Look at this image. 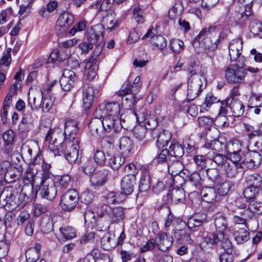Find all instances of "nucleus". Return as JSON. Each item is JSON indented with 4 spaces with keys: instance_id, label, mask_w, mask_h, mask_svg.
<instances>
[{
    "instance_id": "nucleus-33",
    "label": "nucleus",
    "mask_w": 262,
    "mask_h": 262,
    "mask_svg": "<svg viewBox=\"0 0 262 262\" xmlns=\"http://www.w3.org/2000/svg\"><path fill=\"white\" fill-rule=\"evenodd\" d=\"M59 238L63 240L71 239L76 236V230L71 226H63L59 229Z\"/></svg>"
},
{
    "instance_id": "nucleus-17",
    "label": "nucleus",
    "mask_w": 262,
    "mask_h": 262,
    "mask_svg": "<svg viewBox=\"0 0 262 262\" xmlns=\"http://www.w3.org/2000/svg\"><path fill=\"white\" fill-rule=\"evenodd\" d=\"M224 237V234L217 232L208 233L204 236L200 244L201 248L203 250H207L212 248V246L216 244Z\"/></svg>"
},
{
    "instance_id": "nucleus-61",
    "label": "nucleus",
    "mask_w": 262,
    "mask_h": 262,
    "mask_svg": "<svg viewBox=\"0 0 262 262\" xmlns=\"http://www.w3.org/2000/svg\"><path fill=\"white\" fill-rule=\"evenodd\" d=\"M68 58V55L63 52H60L58 50L54 49L50 54V59L53 62L62 61Z\"/></svg>"
},
{
    "instance_id": "nucleus-55",
    "label": "nucleus",
    "mask_w": 262,
    "mask_h": 262,
    "mask_svg": "<svg viewBox=\"0 0 262 262\" xmlns=\"http://www.w3.org/2000/svg\"><path fill=\"white\" fill-rule=\"evenodd\" d=\"M102 118L94 116L92 119L89 125L91 132L98 133L99 129H102Z\"/></svg>"
},
{
    "instance_id": "nucleus-9",
    "label": "nucleus",
    "mask_w": 262,
    "mask_h": 262,
    "mask_svg": "<svg viewBox=\"0 0 262 262\" xmlns=\"http://www.w3.org/2000/svg\"><path fill=\"white\" fill-rule=\"evenodd\" d=\"M61 136V133L57 128H50L46 134L45 141L49 142V148L54 154H59L60 142H58V138Z\"/></svg>"
},
{
    "instance_id": "nucleus-43",
    "label": "nucleus",
    "mask_w": 262,
    "mask_h": 262,
    "mask_svg": "<svg viewBox=\"0 0 262 262\" xmlns=\"http://www.w3.org/2000/svg\"><path fill=\"white\" fill-rule=\"evenodd\" d=\"M224 146V145L217 139L207 142L204 145L205 151L214 150L217 152L222 150Z\"/></svg>"
},
{
    "instance_id": "nucleus-50",
    "label": "nucleus",
    "mask_w": 262,
    "mask_h": 262,
    "mask_svg": "<svg viewBox=\"0 0 262 262\" xmlns=\"http://www.w3.org/2000/svg\"><path fill=\"white\" fill-rule=\"evenodd\" d=\"M125 158L120 155L112 156L109 159V165L113 169H118L124 163Z\"/></svg>"
},
{
    "instance_id": "nucleus-60",
    "label": "nucleus",
    "mask_w": 262,
    "mask_h": 262,
    "mask_svg": "<svg viewBox=\"0 0 262 262\" xmlns=\"http://www.w3.org/2000/svg\"><path fill=\"white\" fill-rule=\"evenodd\" d=\"M245 129L250 132L249 137L250 138H253L255 136H259L261 135L262 131L260 127L258 126H252L248 124H244Z\"/></svg>"
},
{
    "instance_id": "nucleus-25",
    "label": "nucleus",
    "mask_w": 262,
    "mask_h": 262,
    "mask_svg": "<svg viewBox=\"0 0 262 262\" xmlns=\"http://www.w3.org/2000/svg\"><path fill=\"white\" fill-rule=\"evenodd\" d=\"M206 214L203 212H198L188 218L187 225L190 229L199 227L206 221Z\"/></svg>"
},
{
    "instance_id": "nucleus-62",
    "label": "nucleus",
    "mask_w": 262,
    "mask_h": 262,
    "mask_svg": "<svg viewBox=\"0 0 262 262\" xmlns=\"http://www.w3.org/2000/svg\"><path fill=\"white\" fill-rule=\"evenodd\" d=\"M203 90L188 86L187 99L188 101H191L194 100L203 91Z\"/></svg>"
},
{
    "instance_id": "nucleus-8",
    "label": "nucleus",
    "mask_w": 262,
    "mask_h": 262,
    "mask_svg": "<svg viewBox=\"0 0 262 262\" xmlns=\"http://www.w3.org/2000/svg\"><path fill=\"white\" fill-rule=\"evenodd\" d=\"M102 129L110 132L112 129L115 132H118L122 127H124L122 122L124 121L122 115L119 117L110 116L104 115L102 118Z\"/></svg>"
},
{
    "instance_id": "nucleus-58",
    "label": "nucleus",
    "mask_w": 262,
    "mask_h": 262,
    "mask_svg": "<svg viewBox=\"0 0 262 262\" xmlns=\"http://www.w3.org/2000/svg\"><path fill=\"white\" fill-rule=\"evenodd\" d=\"M133 115L136 117V120L139 123H143L149 117L147 111L144 107L140 108L138 110L135 111Z\"/></svg>"
},
{
    "instance_id": "nucleus-52",
    "label": "nucleus",
    "mask_w": 262,
    "mask_h": 262,
    "mask_svg": "<svg viewBox=\"0 0 262 262\" xmlns=\"http://www.w3.org/2000/svg\"><path fill=\"white\" fill-rule=\"evenodd\" d=\"M133 141L128 137H123L120 139L119 147L122 152H129L132 149Z\"/></svg>"
},
{
    "instance_id": "nucleus-42",
    "label": "nucleus",
    "mask_w": 262,
    "mask_h": 262,
    "mask_svg": "<svg viewBox=\"0 0 262 262\" xmlns=\"http://www.w3.org/2000/svg\"><path fill=\"white\" fill-rule=\"evenodd\" d=\"M169 152L171 157L181 158L184 154L183 146L178 142H173L169 146Z\"/></svg>"
},
{
    "instance_id": "nucleus-13",
    "label": "nucleus",
    "mask_w": 262,
    "mask_h": 262,
    "mask_svg": "<svg viewBox=\"0 0 262 262\" xmlns=\"http://www.w3.org/2000/svg\"><path fill=\"white\" fill-rule=\"evenodd\" d=\"M136 183V176L134 174H126L120 182L121 192L120 195L125 197L130 194L134 191Z\"/></svg>"
},
{
    "instance_id": "nucleus-31",
    "label": "nucleus",
    "mask_w": 262,
    "mask_h": 262,
    "mask_svg": "<svg viewBox=\"0 0 262 262\" xmlns=\"http://www.w3.org/2000/svg\"><path fill=\"white\" fill-rule=\"evenodd\" d=\"M167 168L169 173L172 176H177L179 174L180 177H183L182 174H185L183 172L184 166L183 164L178 161H173L172 163H167Z\"/></svg>"
},
{
    "instance_id": "nucleus-49",
    "label": "nucleus",
    "mask_w": 262,
    "mask_h": 262,
    "mask_svg": "<svg viewBox=\"0 0 262 262\" xmlns=\"http://www.w3.org/2000/svg\"><path fill=\"white\" fill-rule=\"evenodd\" d=\"M206 173L208 177L214 184H219L222 182V177L220 176L219 171L215 168H208L206 169Z\"/></svg>"
},
{
    "instance_id": "nucleus-3",
    "label": "nucleus",
    "mask_w": 262,
    "mask_h": 262,
    "mask_svg": "<svg viewBox=\"0 0 262 262\" xmlns=\"http://www.w3.org/2000/svg\"><path fill=\"white\" fill-rule=\"evenodd\" d=\"M101 212L99 216L101 218L103 217H108L109 222L104 227V230H106L109 227V225L112 224H118L122 222L125 217V208L118 206L111 208L108 205L103 204L101 206Z\"/></svg>"
},
{
    "instance_id": "nucleus-48",
    "label": "nucleus",
    "mask_w": 262,
    "mask_h": 262,
    "mask_svg": "<svg viewBox=\"0 0 262 262\" xmlns=\"http://www.w3.org/2000/svg\"><path fill=\"white\" fill-rule=\"evenodd\" d=\"M42 93H38L35 96H29L28 104L32 110H38L41 107L40 99L42 98Z\"/></svg>"
},
{
    "instance_id": "nucleus-63",
    "label": "nucleus",
    "mask_w": 262,
    "mask_h": 262,
    "mask_svg": "<svg viewBox=\"0 0 262 262\" xmlns=\"http://www.w3.org/2000/svg\"><path fill=\"white\" fill-rule=\"evenodd\" d=\"M170 47L173 52L180 53L184 50V42L179 39H172L170 40Z\"/></svg>"
},
{
    "instance_id": "nucleus-36",
    "label": "nucleus",
    "mask_w": 262,
    "mask_h": 262,
    "mask_svg": "<svg viewBox=\"0 0 262 262\" xmlns=\"http://www.w3.org/2000/svg\"><path fill=\"white\" fill-rule=\"evenodd\" d=\"M233 237L237 244L244 243L250 238L249 231L244 228L235 230L233 233Z\"/></svg>"
},
{
    "instance_id": "nucleus-30",
    "label": "nucleus",
    "mask_w": 262,
    "mask_h": 262,
    "mask_svg": "<svg viewBox=\"0 0 262 262\" xmlns=\"http://www.w3.org/2000/svg\"><path fill=\"white\" fill-rule=\"evenodd\" d=\"M254 213L260 214L262 213V203L255 202L253 200L250 201L248 207L244 212L243 214L247 217L253 218Z\"/></svg>"
},
{
    "instance_id": "nucleus-54",
    "label": "nucleus",
    "mask_w": 262,
    "mask_h": 262,
    "mask_svg": "<svg viewBox=\"0 0 262 262\" xmlns=\"http://www.w3.org/2000/svg\"><path fill=\"white\" fill-rule=\"evenodd\" d=\"M242 143L238 140H232L228 142L226 148L228 153H234V152H241Z\"/></svg>"
},
{
    "instance_id": "nucleus-22",
    "label": "nucleus",
    "mask_w": 262,
    "mask_h": 262,
    "mask_svg": "<svg viewBox=\"0 0 262 262\" xmlns=\"http://www.w3.org/2000/svg\"><path fill=\"white\" fill-rule=\"evenodd\" d=\"M261 155L257 151H252L246 154L244 163L247 167L252 168L258 167L261 163Z\"/></svg>"
},
{
    "instance_id": "nucleus-26",
    "label": "nucleus",
    "mask_w": 262,
    "mask_h": 262,
    "mask_svg": "<svg viewBox=\"0 0 262 262\" xmlns=\"http://www.w3.org/2000/svg\"><path fill=\"white\" fill-rule=\"evenodd\" d=\"M74 20L73 15L68 12H64L61 14L57 20L56 26H59L64 31L71 26Z\"/></svg>"
},
{
    "instance_id": "nucleus-11",
    "label": "nucleus",
    "mask_w": 262,
    "mask_h": 262,
    "mask_svg": "<svg viewBox=\"0 0 262 262\" xmlns=\"http://www.w3.org/2000/svg\"><path fill=\"white\" fill-rule=\"evenodd\" d=\"M64 140H69L70 141H75L76 139L79 140V128L77 123L73 119L67 120L64 123Z\"/></svg>"
},
{
    "instance_id": "nucleus-40",
    "label": "nucleus",
    "mask_w": 262,
    "mask_h": 262,
    "mask_svg": "<svg viewBox=\"0 0 262 262\" xmlns=\"http://www.w3.org/2000/svg\"><path fill=\"white\" fill-rule=\"evenodd\" d=\"M214 226L215 227L216 232L218 233L225 234L224 232L226 230L227 223L225 217L222 215H216L214 221Z\"/></svg>"
},
{
    "instance_id": "nucleus-35",
    "label": "nucleus",
    "mask_w": 262,
    "mask_h": 262,
    "mask_svg": "<svg viewBox=\"0 0 262 262\" xmlns=\"http://www.w3.org/2000/svg\"><path fill=\"white\" fill-rule=\"evenodd\" d=\"M3 137L5 142V150L6 152L9 154L12 150L13 140L15 137L14 133L12 130H8L4 133Z\"/></svg>"
},
{
    "instance_id": "nucleus-6",
    "label": "nucleus",
    "mask_w": 262,
    "mask_h": 262,
    "mask_svg": "<svg viewBox=\"0 0 262 262\" xmlns=\"http://www.w3.org/2000/svg\"><path fill=\"white\" fill-rule=\"evenodd\" d=\"M79 200L78 192L75 189H70L62 195L59 205L63 210L71 212L75 208Z\"/></svg>"
},
{
    "instance_id": "nucleus-64",
    "label": "nucleus",
    "mask_w": 262,
    "mask_h": 262,
    "mask_svg": "<svg viewBox=\"0 0 262 262\" xmlns=\"http://www.w3.org/2000/svg\"><path fill=\"white\" fill-rule=\"evenodd\" d=\"M249 28L254 35H262V25L259 21L256 20L252 21L250 24Z\"/></svg>"
},
{
    "instance_id": "nucleus-38",
    "label": "nucleus",
    "mask_w": 262,
    "mask_h": 262,
    "mask_svg": "<svg viewBox=\"0 0 262 262\" xmlns=\"http://www.w3.org/2000/svg\"><path fill=\"white\" fill-rule=\"evenodd\" d=\"M150 188V177L147 173H144L141 177L139 185L140 192L137 195V199H139L142 195V192H146Z\"/></svg>"
},
{
    "instance_id": "nucleus-32",
    "label": "nucleus",
    "mask_w": 262,
    "mask_h": 262,
    "mask_svg": "<svg viewBox=\"0 0 262 262\" xmlns=\"http://www.w3.org/2000/svg\"><path fill=\"white\" fill-rule=\"evenodd\" d=\"M236 17L235 20L239 25H243L245 24L247 21L252 18V6H246L245 11L242 13H236Z\"/></svg>"
},
{
    "instance_id": "nucleus-23",
    "label": "nucleus",
    "mask_w": 262,
    "mask_h": 262,
    "mask_svg": "<svg viewBox=\"0 0 262 262\" xmlns=\"http://www.w3.org/2000/svg\"><path fill=\"white\" fill-rule=\"evenodd\" d=\"M107 172L103 170L93 173L90 178L91 185L94 187H98L102 186L106 181Z\"/></svg>"
},
{
    "instance_id": "nucleus-14",
    "label": "nucleus",
    "mask_w": 262,
    "mask_h": 262,
    "mask_svg": "<svg viewBox=\"0 0 262 262\" xmlns=\"http://www.w3.org/2000/svg\"><path fill=\"white\" fill-rule=\"evenodd\" d=\"M225 105H228L232 115L235 117L241 116L245 111V106L242 101L235 97H229L225 101Z\"/></svg>"
},
{
    "instance_id": "nucleus-47",
    "label": "nucleus",
    "mask_w": 262,
    "mask_h": 262,
    "mask_svg": "<svg viewBox=\"0 0 262 262\" xmlns=\"http://www.w3.org/2000/svg\"><path fill=\"white\" fill-rule=\"evenodd\" d=\"M41 230L45 233H49L53 230L52 220L49 216H44L40 222Z\"/></svg>"
},
{
    "instance_id": "nucleus-45",
    "label": "nucleus",
    "mask_w": 262,
    "mask_h": 262,
    "mask_svg": "<svg viewBox=\"0 0 262 262\" xmlns=\"http://www.w3.org/2000/svg\"><path fill=\"white\" fill-rule=\"evenodd\" d=\"M174 236L181 243L190 244L192 242L190 233L185 231H174Z\"/></svg>"
},
{
    "instance_id": "nucleus-10",
    "label": "nucleus",
    "mask_w": 262,
    "mask_h": 262,
    "mask_svg": "<svg viewBox=\"0 0 262 262\" xmlns=\"http://www.w3.org/2000/svg\"><path fill=\"white\" fill-rule=\"evenodd\" d=\"M99 90L90 85L89 84L84 85L82 89V99L83 107L89 109L92 105L95 98L98 96Z\"/></svg>"
},
{
    "instance_id": "nucleus-15",
    "label": "nucleus",
    "mask_w": 262,
    "mask_h": 262,
    "mask_svg": "<svg viewBox=\"0 0 262 262\" xmlns=\"http://www.w3.org/2000/svg\"><path fill=\"white\" fill-rule=\"evenodd\" d=\"M77 78L74 71L64 69L60 80V84L64 91H68L74 85Z\"/></svg>"
},
{
    "instance_id": "nucleus-34",
    "label": "nucleus",
    "mask_w": 262,
    "mask_h": 262,
    "mask_svg": "<svg viewBox=\"0 0 262 262\" xmlns=\"http://www.w3.org/2000/svg\"><path fill=\"white\" fill-rule=\"evenodd\" d=\"M170 196L171 202L174 204L184 203L185 199V191L182 187L173 188L171 190Z\"/></svg>"
},
{
    "instance_id": "nucleus-56",
    "label": "nucleus",
    "mask_w": 262,
    "mask_h": 262,
    "mask_svg": "<svg viewBox=\"0 0 262 262\" xmlns=\"http://www.w3.org/2000/svg\"><path fill=\"white\" fill-rule=\"evenodd\" d=\"M11 48H8L3 53V55L0 59V68L3 67H9L11 62Z\"/></svg>"
},
{
    "instance_id": "nucleus-2",
    "label": "nucleus",
    "mask_w": 262,
    "mask_h": 262,
    "mask_svg": "<svg viewBox=\"0 0 262 262\" xmlns=\"http://www.w3.org/2000/svg\"><path fill=\"white\" fill-rule=\"evenodd\" d=\"M103 50L102 44L95 45V47L91 57L86 61L84 74L89 80H93L96 76L98 68V61L103 56L101 54Z\"/></svg>"
},
{
    "instance_id": "nucleus-19",
    "label": "nucleus",
    "mask_w": 262,
    "mask_h": 262,
    "mask_svg": "<svg viewBox=\"0 0 262 262\" xmlns=\"http://www.w3.org/2000/svg\"><path fill=\"white\" fill-rule=\"evenodd\" d=\"M17 194L16 190L12 187H4L2 192V202L0 203V205L5 206L7 204L13 205L15 203V201Z\"/></svg>"
},
{
    "instance_id": "nucleus-1",
    "label": "nucleus",
    "mask_w": 262,
    "mask_h": 262,
    "mask_svg": "<svg viewBox=\"0 0 262 262\" xmlns=\"http://www.w3.org/2000/svg\"><path fill=\"white\" fill-rule=\"evenodd\" d=\"M80 141L76 139L75 142L63 140L60 145L59 154L55 156L63 155L66 159L71 164L74 163L78 158Z\"/></svg>"
},
{
    "instance_id": "nucleus-29",
    "label": "nucleus",
    "mask_w": 262,
    "mask_h": 262,
    "mask_svg": "<svg viewBox=\"0 0 262 262\" xmlns=\"http://www.w3.org/2000/svg\"><path fill=\"white\" fill-rule=\"evenodd\" d=\"M156 145L158 148H162L166 146L170 140L171 134L170 132L163 129L157 135Z\"/></svg>"
},
{
    "instance_id": "nucleus-39",
    "label": "nucleus",
    "mask_w": 262,
    "mask_h": 262,
    "mask_svg": "<svg viewBox=\"0 0 262 262\" xmlns=\"http://www.w3.org/2000/svg\"><path fill=\"white\" fill-rule=\"evenodd\" d=\"M55 98L49 94H47L45 96H42L41 101V108L42 111L44 113L49 112L54 105Z\"/></svg>"
},
{
    "instance_id": "nucleus-59",
    "label": "nucleus",
    "mask_w": 262,
    "mask_h": 262,
    "mask_svg": "<svg viewBox=\"0 0 262 262\" xmlns=\"http://www.w3.org/2000/svg\"><path fill=\"white\" fill-rule=\"evenodd\" d=\"M221 36L220 35L217 39L213 42H212L211 39H206L205 42V47L204 49L206 52H214L216 50L218 45L221 41Z\"/></svg>"
},
{
    "instance_id": "nucleus-57",
    "label": "nucleus",
    "mask_w": 262,
    "mask_h": 262,
    "mask_svg": "<svg viewBox=\"0 0 262 262\" xmlns=\"http://www.w3.org/2000/svg\"><path fill=\"white\" fill-rule=\"evenodd\" d=\"M170 155L168 150L167 149H163L162 151L157 155L155 158L154 161L156 163L163 164L164 163H168V160Z\"/></svg>"
},
{
    "instance_id": "nucleus-7",
    "label": "nucleus",
    "mask_w": 262,
    "mask_h": 262,
    "mask_svg": "<svg viewBox=\"0 0 262 262\" xmlns=\"http://www.w3.org/2000/svg\"><path fill=\"white\" fill-rule=\"evenodd\" d=\"M37 171L38 168L33 167L29 165L28 168L25 171V178L28 180L31 185H24L21 189V193L28 198L33 196V185L36 183Z\"/></svg>"
},
{
    "instance_id": "nucleus-20",
    "label": "nucleus",
    "mask_w": 262,
    "mask_h": 262,
    "mask_svg": "<svg viewBox=\"0 0 262 262\" xmlns=\"http://www.w3.org/2000/svg\"><path fill=\"white\" fill-rule=\"evenodd\" d=\"M217 32L216 26L210 25L208 27H205L195 37V40L199 42L201 47L204 49L206 39H210L209 36L214 33H217Z\"/></svg>"
},
{
    "instance_id": "nucleus-53",
    "label": "nucleus",
    "mask_w": 262,
    "mask_h": 262,
    "mask_svg": "<svg viewBox=\"0 0 262 262\" xmlns=\"http://www.w3.org/2000/svg\"><path fill=\"white\" fill-rule=\"evenodd\" d=\"M189 182L196 189L201 188L202 185L203 179L200 172H194L187 176Z\"/></svg>"
},
{
    "instance_id": "nucleus-37",
    "label": "nucleus",
    "mask_w": 262,
    "mask_h": 262,
    "mask_svg": "<svg viewBox=\"0 0 262 262\" xmlns=\"http://www.w3.org/2000/svg\"><path fill=\"white\" fill-rule=\"evenodd\" d=\"M113 4L112 0H97L91 5V7L97 10L98 12H106L110 9Z\"/></svg>"
},
{
    "instance_id": "nucleus-16",
    "label": "nucleus",
    "mask_w": 262,
    "mask_h": 262,
    "mask_svg": "<svg viewBox=\"0 0 262 262\" xmlns=\"http://www.w3.org/2000/svg\"><path fill=\"white\" fill-rule=\"evenodd\" d=\"M243 49V39L239 37L231 41L229 45V55L231 61H236L240 57Z\"/></svg>"
},
{
    "instance_id": "nucleus-18",
    "label": "nucleus",
    "mask_w": 262,
    "mask_h": 262,
    "mask_svg": "<svg viewBox=\"0 0 262 262\" xmlns=\"http://www.w3.org/2000/svg\"><path fill=\"white\" fill-rule=\"evenodd\" d=\"M103 30V27L101 25H96L88 28L86 30L88 41L93 45L99 44L98 42L102 38Z\"/></svg>"
},
{
    "instance_id": "nucleus-51",
    "label": "nucleus",
    "mask_w": 262,
    "mask_h": 262,
    "mask_svg": "<svg viewBox=\"0 0 262 262\" xmlns=\"http://www.w3.org/2000/svg\"><path fill=\"white\" fill-rule=\"evenodd\" d=\"M125 199V197L121 196L120 193L117 195L114 192H110L106 195V201L108 204H117L122 203Z\"/></svg>"
},
{
    "instance_id": "nucleus-44",
    "label": "nucleus",
    "mask_w": 262,
    "mask_h": 262,
    "mask_svg": "<svg viewBox=\"0 0 262 262\" xmlns=\"http://www.w3.org/2000/svg\"><path fill=\"white\" fill-rule=\"evenodd\" d=\"M222 168L230 178L235 177L237 173V166L234 163H230L229 160L225 163Z\"/></svg>"
},
{
    "instance_id": "nucleus-4",
    "label": "nucleus",
    "mask_w": 262,
    "mask_h": 262,
    "mask_svg": "<svg viewBox=\"0 0 262 262\" xmlns=\"http://www.w3.org/2000/svg\"><path fill=\"white\" fill-rule=\"evenodd\" d=\"M246 74V70L244 68L236 64H232L226 68L225 77L228 83L239 84L243 82Z\"/></svg>"
},
{
    "instance_id": "nucleus-5",
    "label": "nucleus",
    "mask_w": 262,
    "mask_h": 262,
    "mask_svg": "<svg viewBox=\"0 0 262 262\" xmlns=\"http://www.w3.org/2000/svg\"><path fill=\"white\" fill-rule=\"evenodd\" d=\"M120 112V104L118 102L105 101L96 108L94 115L99 117L104 115L119 117Z\"/></svg>"
},
{
    "instance_id": "nucleus-21",
    "label": "nucleus",
    "mask_w": 262,
    "mask_h": 262,
    "mask_svg": "<svg viewBox=\"0 0 262 262\" xmlns=\"http://www.w3.org/2000/svg\"><path fill=\"white\" fill-rule=\"evenodd\" d=\"M203 200L209 203L219 202L221 200L215 188L211 187H203L201 191Z\"/></svg>"
},
{
    "instance_id": "nucleus-24",
    "label": "nucleus",
    "mask_w": 262,
    "mask_h": 262,
    "mask_svg": "<svg viewBox=\"0 0 262 262\" xmlns=\"http://www.w3.org/2000/svg\"><path fill=\"white\" fill-rule=\"evenodd\" d=\"M204 152L205 157L206 159L214 162L216 165L220 166L222 168L225 163L229 161V159H228L226 156L215 152L214 150L204 151Z\"/></svg>"
},
{
    "instance_id": "nucleus-27",
    "label": "nucleus",
    "mask_w": 262,
    "mask_h": 262,
    "mask_svg": "<svg viewBox=\"0 0 262 262\" xmlns=\"http://www.w3.org/2000/svg\"><path fill=\"white\" fill-rule=\"evenodd\" d=\"M207 85V81L202 74H197L189 77L187 85L204 90Z\"/></svg>"
},
{
    "instance_id": "nucleus-46",
    "label": "nucleus",
    "mask_w": 262,
    "mask_h": 262,
    "mask_svg": "<svg viewBox=\"0 0 262 262\" xmlns=\"http://www.w3.org/2000/svg\"><path fill=\"white\" fill-rule=\"evenodd\" d=\"M219 100L215 97L212 93H209L207 94L204 102L200 105V112L201 113L204 112L208 110L210 106L214 103L218 102Z\"/></svg>"
},
{
    "instance_id": "nucleus-28",
    "label": "nucleus",
    "mask_w": 262,
    "mask_h": 262,
    "mask_svg": "<svg viewBox=\"0 0 262 262\" xmlns=\"http://www.w3.org/2000/svg\"><path fill=\"white\" fill-rule=\"evenodd\" d=\"M159 242L156 243L159 249L162 251L168 250L172 246L173 238L172 236L167 235L165 233H162L159 235Z\"/></svg>"
},
{
    "instance_id": "nucleus-41",
    "label": "nucleus",
    "mask_w": 262,
    "mask_h": 262,
    "mask_svg": "<svg viewBox=\"0 0 262 262\" xmlns=\"http://www.w3.org/2000/svg\"><path fill=\"white\" fill-rule=\"evenodd\" d=\"M246 182L248 186L259 188L262 183V178L259 174L254 173L248 175Z\"/></svg>"
},
{
    "instance_id": "nucleus-12",
    "label": "nucleus",
    "mask_w": 262,
    "mask_h": 262,
    "mask_svg": "<svg viewBox=\"0 0 262 262\" xmlns=\"http://www.w3.org/2000/svg\"><path fill=\"white\" fill-rule=\"evenodd\" d=\"M38 192L41 198L52 201L57 194V189L54 182L50 181L47 184L40 185L38 190H35V195H36Z\"/></svg>"
}]
</instances>
